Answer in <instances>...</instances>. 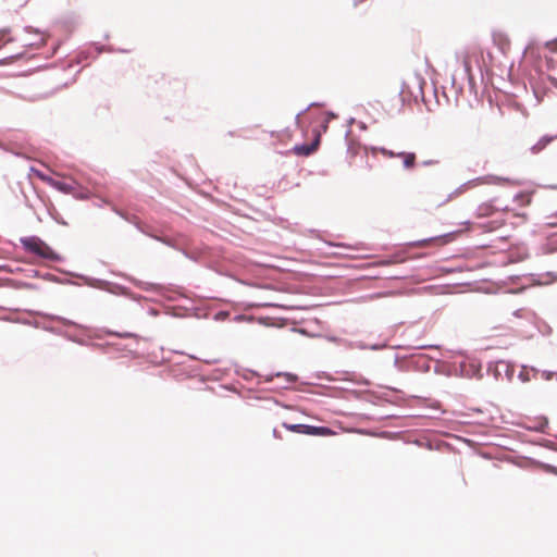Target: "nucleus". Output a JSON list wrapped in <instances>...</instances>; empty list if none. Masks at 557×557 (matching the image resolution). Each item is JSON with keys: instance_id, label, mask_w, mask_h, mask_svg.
I'll use <instances>...</instances> for the list:
<instances>
[{"instance_id": "obj_14", "label": "nucleus", "mask_w": 557, "mask_h": 557, "mask_svg": "<svg viewBox=\"0 0 557 557\" xmlns=\"http://www.w3.org/2000/svg\"><path fill=\"white\" fill-rule=\"evenodd\" d=\"M292 307H293V306H290V305H288V304H283V302H281V305H280V308H281V309H282V308H292Z\"/></svg>"}, {"instance_id": "obj_17", "label": "nucleus", "mask_w": 557, "mask_h": 557, "mask_svg": "<svg viewBox=\"0 0 557 557\" xmlns=\"http://www.w3.org/2000/svg\"><path fill=\"white\" fill-rule=\"evenodd\" d=\"M522 197L527 199L528 203L530 202V197H528V196H522Z\"/></svg>"}, {"instance_id": "obj_6", "label": "nucleus", "mask_w": 557, "mask_h": 557, "mask_svg": "<svg viewBox=\"0 0 557 557\" xmlns=\"http://www.w3.org/2000/svg\"><path fill=\"white\" fill-rule=\"evenodd\" d=\"M554 136H543L533 147V152H540L543 150L549 143L553 141Z\"/></svg>"}, {"instance_id": "obj_12", "label": "nucleus", "mask_w": 557, "mask_h": 557, "mask_svg": "<svg viewBox=\"0 0 557 557\" xmlns=\"http://www.w3.org/2000/svg\"><path fill=\"white\" fill-rule=\"evenodd\" d=\"M480 211H481V214H488L490 207L482 206V207H480Z\"/></svg>"}, {"instance_id": "obj_5", "label": "nucleus", "mask_w": 557, "mask_h": 557, "mask_svg": "<svg viewBox=\"0 0 557 557\" xmlns=\"http://www.w3.org/2000/svg\"><path fill=\"white\" fill-rule=\"evenodd\" d=\"M397 157L403 159L406 169H412L416 164V154L413 152H400Z\"/></svg>"}, {"instance_id": "obj_3", "label": "nucleus", "mask_w": 557, "mask_h": 557, "mask_svg": "<svg viewBox=\"0 0 557 557\" xmlns=\"http://www.w3.org/2000/svg\"><path fill=\"white\" fill-rule=\"evenodd\" d=\"M480 58H481V55L476 51L468 50L462 54V65H463L465 72L469 78L472 77L473 63L479 64Z\"/></svg>"}, {"instance_id": "obj_1", "label": "nucleus", "mask_w": 557, "mask_h": 557, "mask_svg": "<svg viewBox=\"0 0 557 557\" xmlns=\"http://www.w3.org/2000/svg\"><path fill=\"white\" fill-rule=\"evenodd\" d=\"M21 243L27 251L36 253L37 256L42 257L45 259H54L53 250L38 237H26L21 239Z\"/></svg>"}, {"instance_id": "obj_10", "label": "nucleus", "mask_w": 557, "mask_h": 557, "mask_svg": "<svg viewBox=\"0 0 557 557\" xmlns=\"http://www.w3.org/2000/svg\"><path fill=\"white\" fill-rule=\"evenodd\" d=\"M35 174L37 175V177H39L42 182L49 184V181H52L51 177L45 175L44 173L39 172V171H34Z\"/></svg>"}, {"instance_id": "obj_9", "label": "nucleus", "mask_w": 557, "mask_h": 557, "mask_svg": "<svg viewBox=\"0 0 557 557\" xmlns=\"http://www.w3.org/2000/svg\"><path fill=\"white\" fill-rule=\"evenodd\" d=\"M281 377H284L285 381L288 383V384H292L294 382H296L297 380V376L292 374V373H282L281 372Z\"/></svg>"}, {"instance_id": "obj_2", "label": "nucleus", "mask_w": 557, "mask_h": 557, "mask_svg": "<svg viewBox=\"0 0 557 557\" xmlns=\"http://www.w3.org/2000/svg\"><path fill=\"white\" fill-rule=\"evenodd\" d=\"M286 429L292 431L301 432L309 435H329L332 431L324 426H311L305 424L289 425L287 423L283 424Z\"/></svg>"}, {"instance_id": "obj_13", "label": "nucleus", "mask_w": 557, "mask_h": 557, "mask_svg": "<svg viewBox=\"0 0 557 557\" xmlns=\"http://www.w3.org/2000/svg\"><path fill=\"white\" fill-rule=\"evenodd\" d=\"M330 121V116L324 119L323 129L326 131L327 128V122Z\"/></svg>"}, {"instance_id": "obj_11", "label": "nucleus", "mask_w": 557, "mask_h": 557, "mask_svg": "<svg viewBox=\"0 0 557 557\" xmlns=\"http://www.w3.org/2000/svg\"><path fill=\"white\" fill-rule=\"evenodd\" d=\"M382 152H383V154H384V156H386V157H391V158H392V157H396V156H397V154H396V153H394L393 151H388V150H386V149H382Z\"/></svg>"}, {"instance_id": "obj_15", "label": "nucleus", "mask_w": 557, "mask_h": 557, "mask_svg": "<svg viewBox=\"0 0 557 557\" xmlns=\"http://www.w3.org/2000/svg\"><path fill=\"white\" fill-rule=\"evenodd\" d=\"M432 239H424L421 245H425L426 243L431 242Z\"/></svg>"}, {"instance_id": "obj_4", "label": "nucleus", "mask_w": 557, "mask_h": 557, "mask_svg": "<svg viewBox=\"0 0 557 557\" xmlns=\"http://www.w3.org/2000/svg\"><path fill=\"white\" fill-rule=\"evenodd\" d=\"M320 144V133L315 134L314 140L309 145H297L293 148V152L297 156L308 157L313 153Z\"/></svg>"}, {"instance_id": "obj_16", "label": "nucleus", "mask_w": 557, "mask_h": 557, "mask_svg": "<svg viewBox=\"0 0 557 557\" xmlns=\"http://www.w3.org/2000/svg\"><path fill=\"white\" fill-rule=\"evenodd\" d=\"M550 470L553 473L557 474V470L555 468L552 467Z\"/></svg>"}, {"instance_id": "obj_8", "label": "nucleus", "mask_w": 557, "mask_h": 557, "mask_svg": "<svg viewBox=\"0 0 557 557\" xmlns=\"http://www.w3.org/2000/svg\"><path fill=\"white\" fill-rule=\"evenodd\" d=\"M23 42L25 46H30V47L37 46L38 47L40 45H44L46 42V39H45L44 35H39V41H30L28 39H23Z\"/></svg>"}, {"instance_id": "obj_7", "label": "nucleus", "mask_w": 557, "mask_h": 557, "mask_svg": "<svg viewBox=\"0 0 557 557\" xmlns=\"http://www.w3.org/2000/svg\"><path fill=\"white\" fill-rule=\"evenodd\" d=\"M49 185L61 190V191H64V193H67L71 190V187L63 183V182H60V181H55L52 178V181H49Z\"/></svg>"}]
</instances>
